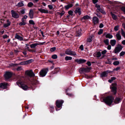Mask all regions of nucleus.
Returning <instances> with one entry per match:
<instances>
[{"label": "nucleus", "instance_id": "1", "mask_svg": "<svg viewBox=\"0 0 125 125\" xmlns=\"http://www.w3.org/2000/svg\"><path fill=\"white\" fill-rule=\"evenodd\" d=\"M104 101L107 105L110 106L114 100V98L112 96H108L103 99Z\"/></svg>", "mask_w": 125, "mask_h": 125}, {"label": "nucleus", "instance_id": "2", "mask_svg": "<svg viewBox=\"0 0 125 125\" xmlns=\"http://www.w3.org/2000/svg\"><path fill=\"white\" fill-rule=\"evenodd\" d=\"M17 84L24 90H26L28 88L27 86L21 80H19L16 82Z\"/></svg>", "mask_w": 125, "mask_h": 125}, {"label": "nucleus", "instance_id": "3", "mask_svg": "<svg viewBox=\"0 0 125 125\" xmlns=\"http://www.w3.org/2000/svg\"><path fill=\"white\" fill-rule=\"evenodd\" d=\"M74 30H76V35L77 36H79L81 35V28L79 26L74 27Z\"/></svg>", "mask_w": 125, "mask_h": 125}, {"label": "nucleus", "instance_id": "4", "mask_svg": "<svg viewBox=\"0 0 125 125\" xmlns=\"http://www.w3.org/2000/svg\"><path fill=\"white\" fill-rule=\"evenodd\" d=\"M111 87V92L114 94H115L117 92V84L116 83H113Z\"/></svg>", "mask_w": 125, "mask_h": 125}, {"label": "nucleus", "instance_id": "5", "mask_svg": "<svg viewBox=\"0 0 125 125\" xmlns=\"http://www.w3.org/2000/svg\"><path fill=\"white\" fill-rule=\"evenodd\" d=\"M48 70L47 69H44L42 70L39 73L41 77H43L46 75Z\"/></svg>", "mask_w": 125, "mask_h": 125}, {"label": "nucleus", "instance_id": "6", "mask_svg": "<svg viewBox=\"0 0 125 125\" xmlns=\"http://www.w3.org/2000/svg\"><path fill=\"white\" fill-rule=\"evenodd\" d=\"M123 48V47L120 45L119 44L115 48L114 51L115 53L119 52Z\"/></svg>", "mask_w": 125, "mask_h": 125}, {"label": "nucleus", "instance_id": "7", "mask_svg": "<svg viewBox=\"0 0 125 125\" xmlns=\"http://www.w3.org/2000/svg\"><path fill=\"white\" fill-rule=\"evenodd\" d=\"M63 102V101L62 100H57L55 103L56 106L59 108L61 107Z\"/></svg>", "mask_w": 125, "mask_h": 125}, {"label": "nucleus", "instance_id": "8", "mask_svg": "<svg viewBox=\"0 0 125 125\" xmlns=\"http://www.w3.org/2000/svg\"><path fill=\"white\" fill-rule=\"evenodd\" d=\"M8 85V83H0V89H5L7 88V86Z\"/></svg>", "mask_w": 125, "mask_h": 125}, {"label": "nucleus", "instance_id": "9", "mask_svg": "<svg viewBox=\"0 0 125 125\" xmlns=\"http://www.w3.org/2000/svg\"><path fill=\"white\" fill-rule=\"evenodd\" d=\"M90 69L89 68H81L79 70V72L80 73H82L83 72H89L90 71Z\"/></svg>", "mask_w": 125, "mask_h": 125}, {"label": "nucleus", "instance_id": "10", "mask_svg": "<svg viewBox=\"0 0 125 125\" xmlns=\"http://www.w3.org/2000/svg\"><path fill=\"white\" fill-rule=\"evenodd\" d=\"M25 74L30 77H32L34 75V74L32 70L27 71L25 72Z\"/></svg>", "mask_w": 125, "mask_h": 125}, {"label": "nucleus", "instance_id": "11", "mask_svg": "<svg viewBox=\"0 0 125 125\" xmlns=\"http://www.w3.org/2000/svg\"><path fill=\"white\" fill-rule=\"evenodd\" d=\"M11 12L12 17L15 18H19V16L18 14L13 10H11Z\"/></svg>", "mask_w": 125, "mask_h": 125}, {"label": "nucleus", "instance_id": "12", "mask_svg": "<svg viewBox=\"0 0 125 125\" xmlns=\"http://www.w3.org/2000/svg\"><path fill=\"white\" fill-rule=\"evenodd\" d=\"M12 73L9 72H7L5 74V77L6 79H7L10 78L11 76Z\"/></svg>", "mask_w": 125, "mask_h": 125}, {"label": "nucleus", "instance_id": "13", "mask_svg": "<svg viewBox=\"0 0 125 125\" xmlns=\"http://www.w3.org/2000/svg\"><path fill=\"white\" fill-rule=\"evenodd\" d=\"M110 72L109 71H107L102 73L101 75L100 76L103 78L104 77H106L107 76L108 73H110Z\"/></svg>", "mask_w": 125, "mask_h": 125}, {"label": "nucleus", "instance_id": "14", "mask_svg": "<svg viewBox=\"0 0 125 125\" xmlns=\"http://www.w3.org/2000/svg\"><path fill=\"white\" fill-rule=\"evenodd\" d=\"M99 19L96 16L94 17L93 18L92 22L94 25L98 23H99Z\"/></svg>", "mask_w": 125, "mask_h": 125}, {"label": "nucleus", "instance_id": "15", "mask_svg": "<svg viewBox=\"0 0 125 125\" xmlns=\"http://www.w3.org/2000/svg\"><path fill=\"white\" fill-rule=\"evenodd\" d=\"M15 39L21 41L23 40V38L18 35L17 33L15 35Z\"/></svg>", "mask_w": 125, "mask_h": 125}, {"label": "nucleus", "instance_id": "16", "mask_svg": "<svg viewBox=\"0 0 125 125\" xmlns=\"http://www.w3.org/2000/svg\"><path fill=\"white\" fill-rule=\"evenodd\" d=\"M120 31H119L118 33H117L116 35V39L118 41L121 40L122 39L121 36L120 35Z\"/></svg>", "mask_w": 125, "mask_h": 125}, {"label": "nucleus", "instance_id": "17", "mask_svg": "<svg viewBox=\"0 0 125 125\" xmlns=\"http://www.w3.org/2000/svg\"><path fill=\"white\" fill-rule=\"evenodd\" d=\"M29 15L30 18L32 19L33 18V12L32 9H31L29 13Z\"/></svg>", "mask_w": 125, "mask_h": 125}, {"label": "nucleus", "instance_id": "18", "mask_svg": "<svg viewBox=\"0 0 125 125\" xmlns=\"http://www.w3.org/2000/svg\"><path fill=\"white\" fill-rule=\"evenodd\" d=\"M75 61L78 63H82L85 62L86 60L82 59H77L75 60Z\"/></svg>", "mask_w": 125, "mask_h": 125}, {"label": "nucleus", "instance_id": "19", "mask_svg": "<svg viewBox=\"0 0 125 125\" xmlns=\"http://www.w3.org/2000/svg\"><path fill=\"white\" fill-rule=\"evenodd\" d=\"M7 23L4 24L3 25V27L4 28H6L10 26L11 22L9 21V20H7Z\"/></svg>", "mask_w": 125, "mask_h": 125}, {"label": "nucleus", "instance_id": "20", "mask_svg": "<svg viewBox=\"0 0 125 125\" xmlns=\"http://www.w3.org/2000/svg\"><path fill=\"white\" fill-rule=\"evenodd\" d=\"M94 55L96 57H99L101 56V52H96L94 54Z\"/></svg>", "mask_w": 125, "mask_h": 125}, {"label": "nucleus", "instance_id": "21", "mask_svg": "<svg viewBox=\"0 0 125 125\" xmlns=\"http://www.w3.org/2000/svg\"><path fill=\"white\" fill-rule=\"evenodd\" d=\"M104 34L105 35V37L106 38L111 39L113 37V35L109 33H105Z\"/></svg>", "mask_w": 125, "mask_h": 125}, {"label": "nucleus", "instance_id": "22", "mask_svg": "<svg viewBox=\"0 0 125 125\" xmlns=\"http://www.w3.org/2000/svg\"><path fill=\"white\" fill-rule=\"evenodd\" d=\"M21 22L19 23V25L20 26L25 25L26 23V20L24 19L23 18H22L21 19Z\"/></svg>", "mask_w": 125, "mask_h": 125}, {"label": "nucleus", "instance_id": "23", "mask_svg": "<svg viewBox=\"0 0 125 125\" xmlns=\"http://www.w3.org/2000/svg\"><path fill=\"white\" fill-rule=\"evenodd\" d=\"M38 10L42 13H48V10H47L40 8L38 9Z\"/></svg>", "mask_w": 125, "mask_h": 125}, {"label": "nucleus", "instance_id": "24", "mask_svg": "<svg viewBox=\"0 0 125 125\" xmlns=\"http://www.w3.org/2000/svg\"><path fill=\"white\" fill-rule=\"evenodd\" d=\"M116 41L115 40H112L110 41V44L112 46H114L116 43Z\"/></svg>", "mask_w": 125, "mask_h": 125}, {"label": "nucleus", "instance_id": "25", "mask_svg": "<svg viewBox=\"0 0 125 125\" xmlns=\"http://www.w3.org/2000/svg\"><path fill=\"white\" fill-rule=\"evenodd\" d=\"M24 5V4L23 3V2L22 1H21L18 3L16 5V6L19 7H20L23 6Z\"/></svg>", "mask_w": 125, "mask_h": 125}, {"label": "nucleus", "instance_id": "26", "mask_svg": "<svg viewBox=\"0 0 125 125\" xmlns=\"http://www.w3.org/2000/svg\"><path fill=\"white\" fill-rule=\"evenodd\" d=\"M75 13H78L79 15H80L81 14V9L79 8H78L76 9L75 11Z\"/></svg>", "mask_w": 125, "mask_h": 125}, {"label": "nucleus", "instance_id": "27", "mask_svg": "<svg viewBox=\"0 0 125 125\" xmlns=\"http://www.w3.org/2000/svg\"><path fill=\"white\" fill-rule=\"evenodd\" d=\"M41 43H35L32 44L30 45V47L31 48H34L36 47L37 45L42 44Z\"/></svg>", "mask_w": 125, "mask_h": 125}, {"label": "nucleus", "instance_id": "28", "mask_svg": "<svg viewBox=\"0 0 125 125\" xmlns=\"http://www.w3.org/2000/svg\"><path fill=\"white\" fill-rule=\"evenodd\" d=\"M94 37V36L93 35H91L87 39V42H90L92 41V40Z\"/></svg>", "mask_w": 125, "mask_h": 125}, {"label": "nucleus", "instance_id": "29", "mask_svg": "<svg viewBox=\"0 0 125 125\" xmlns=\"http://www.w3.org/2000/svg\"><path fill=\"white\" fill-rule=\"evenodd\" d=\"M121 101L120 98H116L114 101V102L116 104H118Z\"/></svg>", "mask_w": 125, "mask_h": 125}, {"label": "nucleus", "instance_id": "30", "mask_svg": "<svg viewBox=\"0 0 125 125\" xmlns=\"http://www.w3.org/2000/svg\"><path fill=\"white\" fill-rule=\"evenodd\" d=\"M33 60L31 59L25 61V64H28L33 62Z\"/></svg>", "mask_w": 125, "mask_h": 125}, {"label": "nucleus", "instance_id": "31", "mask_svg": "<svg viewBox=\"0 0 125 125\" xmlns=\"http://www.w3.org/2000/svg\"><path fill=\"white\" fill-rule=\"evenodd\" d=\"M90 18V17L88 15H86L83 16L82 18L81 19V20H86L89 19Z\"/></svg>", "mask_w": 125, "mask_h": 125}, {"label": "nucleus", "instance_id": "32", "mask_svg": "<svg viewBox=\"0 0 125 125\" xmlns=\"http://www.w3.org/2000/svg\"><path fill=\"white\" fill-rule=\"evenodd\" d=\"M111 14L112 17V18L113 19L115 20L117 19V17L116 15L113 14L112 12H111Z\"/></svg>", "mask_w": 125, "mask_h": 125}, {"label": "nucleus", "instance_id": "33", "mask_svg": "<svg viewBox=\"0 0 125 125\" xmlns=\"http://www.w3.org/2000/svg\"><path fill=\"white\" fill-rule=\"evenodd\" d=\"M60 70V68H55V70L54 72L53 73V74H55L57 73L58 72H59V71Z\"/></svg>", "mask_w": 125, "mask_h": 125}, {"label": "nucleus", "instance_id": "34", "mask_svg": "<svg viewBox=\"0 0 125 125\" xmlns=\"http://www.w3.org/2000/svg\"><path fill=\"white\" fill-rule=\"evenodd\" d=\"M66 93L67 95L69 96H70V89L67 88L66 90Z\"/></svg>", "mask_w": 125, "mask_h": 125}, {"label": "nucleus", "instance_id": "35", "mask_svg": "<svg viewBox=\"0 0 125 125\" xmlns=\"http://www.w3.org/2000/svg\"><path fill=\"white\" fill-rule=\"evenodd\" d=\"M104 42L106 45H108L109 44V41L108 39L104 40Z\"/></svg>", "mask_w": 125, "mask_h": 125}, {"label": "nucleus", "instance_id": "36", "mask_svg": "<svg viewBox=\"0 0 125 125\" xmlns=\"http://www.w3.org/2000/svg\"><path fill=\"white\" fill-rule=\"evenodd\" d=\"M33 5V4L32 2H30L28 3V6L30 7H31Z\"/></svg>", "mask_w": 125, "mask_h": 125}, {"label": "nucleus", "instance_id": "37", "mask_svg": "<svg viewBox=\"0 0 125 125\" xmlns=\"http://www.w3.org/2000/svg\"><path fill=\"white\" fill-rule=\"evenodd\" d=\"M66 54H70V49H68L65 52Z\"/></svg>", "mask_w": 125, "mask_h": 125}, {"label": "nucleus", "instance_id": "38", "mask_svg": "<svg viewBox=\"0 0 125 125\" xmlns=\"http://www.w3.org/2000/svg\"><path fill=\"white\" fill-rule=\"evenodd\" d=\"M119 62L118 61H115L113 63V64L115 65H118L119 64Z\"/></svg>", "mask_w": 125, "mask_h": 125}, {"label": "nucleus", "instance_id": "39", "mask_svg": "<svg viewBox=\"0 0 125 125\" xmlns=\"http://www.w3.org/2000/svg\"><path fill=\"white\" fill-rule=\"evenodd\" d=\"M121 34L125 39V32L122 29H121Z\"/></svg>", "mask_w": 125, "mask_h": 125}, {"label": "nucleus", "instance_id": "40", "mask_svg": "<svg viewBox=\"0 0 125 125\" xmlns=\"http://www.w3.org/2000/svg\"><path fill=\"white\" fill-rule=\"evenodd\" d=\"M125 54V52L122 51L119 54V56L121 57L124 55Z\"/></svg>", "mask_w": 125, "mask_h": 125}, {"label": "nucleus", "instance_id": "41", "mask_svg": "<svg viewBox=\"0 0 125 125\" xmlns=\"http://www.w3.org/2000/svg\"><path fill=\"white\" fill-rule=\"evenodd\" d=\"M119 25H117L115 26L114 28V29L115 31H117L119 29Z\"/></svg>", "mask_w": 125, "mask_h": 125}, {"label": "nucleus", "instance_id": "42", "mask_svg": "<svg viewBox=\"0 0 125 125\" xmlns=\"http://www.w3.org/2000/svg\"><path fill=\"white\" fill-rule=\"evenodd\" d=\"M66 10H68L69 8L70 7V5L69 4L65 6Z\"/></svg>", "mask_w": 125, "mask_h": 125}, {"label": "nucleus", "instance_id": "43", "mask_svg": "<svg viewBox=\"0 0 125 125\" xmlns=\"http://www.w3.org/2000/svg\"><path fill=\"white\" fill-rule=\"evenodd\" d=\"M52 58L54 59H55L57 58V56L56 55L54 54L52 56Z\"/></svg>", "mask_w": 125, "mask_h": 125}, {"label": "nucleus", "instance_id": "44", "mask_svg": "<svg viewBox=\"0 0 125 125\" xmlns=\"http://www.w3.org/2000/svg\"><path fill=\"white\" fill-rule=\"evenodd\" d=\"M76 54V53L74 52L71 51V55L73 56H75Z\"/></svg>", "mask_w": 125, "mask_h": 125}, {"label": "nucleus", "instance_id": "45", "mask_svg": "<svg viewBox=\"0 0 125 125\" xmlns=\"http://www.w3.org/2000/svg\"><path fill=\"white\" fill-rule=\"evenodd\" d=\"M99 12H101V13L104 14H105L106 13L102 9L99 11Z\"/></svg>", "mask_w": 125, "mask_h": 125}, {"label": "nucleus", "instance_id": "46", "mask_svg": "<svg viewBox=\"0 0 125 125\" xmlns=\"http://www.w3.org/2000/svg\"><path fill=\"white\" fill-rule=\"evenodd\" d=\"M99 12H101V13L104 14H105L106 13L102 9L99 11Z\"/></svg>", "mask_w": 125, "mask_h": 125}, {"label": "nucleus", "instance_id": "47", "mask_svg": "<svg viewBox=\"0 0 125 125\" xmlns=\"http://www.w3.org/2000/svg\"><path fill=\"white\" fill-rule=\"evenodd\" d=\"M18 65L17 64H13V63H11L10 64V66L12 67H14L17 66Z\"/></svg>", "mask_w": 125, "mask_h": 125}, {"label": "nucleus", "instance_id": "48", "mask_svg": "<svg viewBox=\"0 0 125 125\" xmlns=\"http://www.w3.org/2000/svg\"><path fill=\"white\" fill-rule=\"evenodd\" d=\"M29 23L33 25L34 24V21L32 20H30L29 21Z\"/></svg>", "mask_w": 125, "mask_h": 125}, {"label": "nucleus", "instance_id": "49", "mask_svg": "<svg viewBox=\"0 0 125 125\" xmlns=\"http://www.w3.org/2000/svg\"><path fill=\"white\" fill-rule=\"evenodd\" d=\"M22 69V68L21 66H19L17 67L16 69V70L17 71H19Z\"/></svg>", "mask_w": 125, "mask_h": 125}, {"label": "nucleus", "instance_id": "50", "mask_svg": "<svg viewBox=\"0 0 125 125\" xmlns=\"http://www.w3.org/2000/svg\"><path fill=\"white\" fill-rule=\"evenodd\" d=\"M103 30L102 29H100L99 31L98 32V34L100 35L102 33Z\"/></svg>", "mask_w": 125, "mask_h": 125}, {"label": "nucleus", "instance_id": "51", "mask_svg": "<svg viewBox=\"0 0 125 125\" xmlns=\"http://www.w3.org/2000/svg\"><path fill=\"white\" fill-rule=\"evenodd\" d=\"M56 49V48L55 47H53L52 48H51V49L50 51L52 52H54V51Z\"/></svg>", "mask_w": 125, "mask_h": 125}, {"label": "nucleus", "instance_id": "52", "mask_svg": "<svg viewBox=\"0 0 125 125\" xmlns=\"http://www.w3.org/2000/svg\"><path fill=\"white\" fill-rule=\"evenodd\" d=\"M65 59L66 61L70 60V57L67 56L65 57Z\"/></svg>", "mask_w": 125, "mask_h": 125}, {"label": "nucleus", "instance_id": "53", "mask_svg": "<svg viewBox=\"0 0 125 125\" xmlns=\"http://www.w3.org/2000/svg\"><path fill=\"white\" fill-rule=\"evenodd\" d=\"M25 9H22L21 10V12L22 14H23L25 13Z\"/></svg>", "mask_w": 125, "mask_h": 125}, {"label": "nucleus", "instance_id": "54", "mask_svg": "<svg viewBox=\"0 0 125 125\" xmlns=\"http://www.w3.org/2000/svg\"><path fill=\"white\" fill-rule=\"evenodd\" d=\"M9 37V36H8L7 35H3V38L4 39H5V38H7Z\"/></svg>", "mask_w": 125, "mask_h": 125}, {"label": "nucleus", "instance_id": "55", "mask_svg": "<svg viewBox=\"0 0 125 125\" xmlns=\"http://www.w3.org/2000/svg\"><path fill=\"white\" fill-rule=\"evenodd\" d=\"M107 51L106 50H104L103 51H102L101 52V53L102 54L104 55L105 54V53L107 52Z\"/></svg>", "mask_w": 125, "mask_h": 125}, {"label": "nucleus", "instance_id": "56", "mask_svg": "<svg viewBox=\"0 0 125 125\" xmlns=\"http://www.w3.org/2000/svg\"><path fill=\"white\" fill-rule=\"evenodd\" d=\"M108 46L107 47V49L109 50H110L111 49V46L110 45H107Z\"/></svg>", "mask_w": 125, "mask_h": 125}, {"label": "nucleus", "instance_id": "57", "mask_svg": "<svg viewBox=\"0 0 125 125\" xmlns=\"http://www.w3.org/2000/svg\"><path fill=\"white\" fill-rule=\"evenodd\" d=\"M80 48L83 51V47L82 45H81L80 47Z\"/></svg>", "mask_w": 125, "mask_h": 125}, {"label": "nucleus", "instance_id": "58", "mask_svg": "<svg viewBox=\"0 0 125 125\" xmlns=\"http://www.w3.org/2000/svg\"><path fill=\"white\" fill-rule=\"evenodd\" d=\"M48 7L50 9H52L53 8V6L51 5H48Z\"/></svg>", "mask_w": 125, "mask_h": 125}, {"label": "nucleus", "instance_id": "59", "mask_svg": "<svg viewBox=\"0 0 125 125\" xmlns=\"http://www.w3.org/2000/svg\"><path fill=\"white\" fill-rule=\"evenodd\" d=\"M103 27L104 25L102 23H100L99 26V27L100 28H101Z\"/></svg>", "mask_w": 125, "mask_h": 125}, {"label": "nucleus", "instance_id": "60", "mask_svg": "<svg viewBox=\"0 0 125 125\" xmlns=\"http://www.w3.org/2000/svg\"><path fill=\"white\" fill-rule=\"evenodd\" d=\"M101 9L100 7H99V8H98L96 10V11L97 12H99V11Z\"/></svg>", "mask_w": 125, "mask_h": 125}, {"label": "nucleus", "instance_id": "61", "mask_svg": "<svg viewBox=\"0 0 125 125\" xmlns=\"http://www.w3.org/2000/svg\"><path fill=\"white\" fill-rule=\"evenodd\" d=\"M87 64L89 66H90L91 65V63L90 62H88L87 63Z\"/></svg>", "mask_w": 125, "mask_h": 125}, {"label": "nucleus", "instance_id": "62", "mask_svg": "<svg viewBox=\"0 0 125 125\" xmlns=\"http://www.w3.org/2000/svg\"><path fill=\"white\" fill-rule=\"evenodd\" d=\"M20 64L21 65H25V61L21 62V63H20Z\"/></svg>", "mask_w": 125, "mask_h": 125}, {"label": "nucleus", "instance_id": "63", "mask_svg": "<svg viewBox=\"0 0 125 125\" xmlns=\"http://www.w3.org/2000/svg\"><path fill=\"white\" fill-rule=\"evenodd\" d=\"M122 43L123 45H125V40H124L122 42Z\"/></svg>", "mask_w": 125, "mask_h": 125}, {"label": "nucleus", "instance_id": "64", "mask_svg": "<svg viewBox=\"0 0 125 125\" xmlns=\"http://www.w3.org/2000/svg\"><path fill=\"white\" fill-rule=\"evenodd\" d=\"M122 10L125 13V7H123L122 8Z\"/></svg>", "mask_w": 125, "mask_h": 125}]
</instances>
